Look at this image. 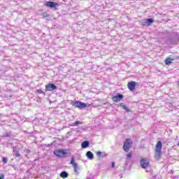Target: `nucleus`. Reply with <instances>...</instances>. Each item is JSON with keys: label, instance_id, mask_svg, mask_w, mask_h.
<instances>
[{"label": "nucleus", "instance_id": "1", "mask_svg": "<svg viewBox=\"0 0 179 179\" xmlns=\"http://www.w3.org/2000/svg\"><path fill=\"white\" fill-rule=\"evenodd\" d=\"M163 144L160 141H159L155 146V159L156 160H160L162 159V153H163Z\"/></svg>", "mask_w": 179, "mask_h": 179}, {"label": "nucleus", "instance_id": "2", "mask_svg": "<svg viewBox=\"0 0 179 179\" xmlns=\"http://www.w3.org/2000/svg\"><path fill=\"white\" fill-rule=\"evenodd\" d=\"M71 106H73V107H76V108H78L79 110H82L87 107V105H86V103L81 102L80 101H72Z\"/></svg>", "mask_w": 179, "mask_h": 179}, {"label": "nucleus", "instance_id": "3", "mask_svg": "<svg viewBox=\"0 0 179 179\" xmlns=\"http://www.w3.org/2000/svg\"><path fill=\"white\" fill-rule=\"evenodd\" d=\"M53 153L55 156L60 158L66 157V155H67L66 151H65V150H62V149L55 150L53 152Z\"/></svg>", "mask_w": 179, "mask_h": 179}, {"label": "nucleus", "instance_id": "4", "mask_svg": "<svg viewBox=\"0 0 179 179\" xmlns=\"http://www.w3.org/2000/svg\"><path fill=\"white\" fill-rule=\"evenodd\" d=\"M132 146V140L131 138H127L126 141L124 143L123 149L124 152H129Z\"/></svg>", "mask_w": 179, "mask_h": 179}, {"label": "nucleus", "instance_id": "5", "mask_svg": "<svg viewBox=\"0 0 179 179\" xmlns=\"http://www.w3.org/2000/svg\"><path fill=\"white\" fill-rule=\"evenodd\" d=\"M140 164L143 169H148L150 166L149 159L147 158H141L140 160Z\"/></svg>", "mask_w": 179, "mask_h": 179}, {"label": "nucleus", "instance_id": "6", "mask_svg": "<svg viewBox=\"0 0 179 179\" xmlns=\"http://www.w3.org/2000/svg\"><path fill=\"white\" fill-rule=\"evenodd\" d=\"M45 6H48V8H53L55 10H57V6H59V4L54 1H47L46 3H45Z\"/></svg>", "mask_w": 179, "mask_h": 179}, {"label": "nucleus", "instance_id": "7", "mask_svg": "<svg viewBox=\"0 0 179 179\" xmlns=\"http://www.w3.org/2000/svg\"><path fill=\"white\" fill-rule=\"evenodd\" d=\"M57 86L54 83H49L45 85V92H52V90H56Z\"/></svg>", "mask_w": 179, "mask_h": 179}, {"label": "nucleus", "instance_id": "8", "mask_svg": "<svg viewBox=\"0 0 179 179\" xmlns=\"http://www.w3.org/2000/svg\"><path fill=\"white\" fill-rule=\"evenodd\" d=\"M122 99H124V95L121 94H117L116 96L112 97V100L114 103H118V101H120Z\"/></svg>", "mask_w": 179, "mask_h": 179}, {"label": "nucleus", "instance_id": "9", "mask_svg": "<svg viewBox=\"0 0 179 179\" xmlns=\"http://www.w3.org/2000/svg\"><path fill=\"white\" fill-rule=\"evenodd\" d=\"M127 87L131 92H134L135 87H136V83L135 81L129 82L127 83Z\"/></svg>", "mask_w": 179, "mask_h": 179}, {"label": "nucleus", "instance_id": "10", "mask_svg": "<svg viewBox=\"0 0 179 179\" xmlns=\"http://www.w3.org/2000/svg\"><path fill=\"white\" fill-rule=\"evenodd\" d=\"M70 164H71L73 167L75 173H78V164L75 163V157H72L70 161Z\"/></svg>", "mask_w": 179, "mask_h": 179}, {"label": "nucleus", "instance_id": "11", "mask_svg": "<svg viewBox=\"0 0 179 179\" xmlns=\"http://www.w3.org/2000/svg\"><path fill=\"white\" fill-rule=\"evenodd\" d=\"M145 21L143 22V26H152V24L155 22L152 18L145 19Z\"/></svg>", "mask_w": 179, "mask_h": 179}, {"label": "nucleus", "instance_id": "12", "mask_svg": "<svg viewBox=\"0 0 179 179\" xmlns=\"http://www.w3.org/2000/svg\"><path fill=\"white\" fill-rule=\"evenodd\" d=\"M86 156L90 160H93V159H94V155H93V152H90V151L87 152Z\"/></svg>", "mask_w": 179, "mask_h": 179}, {"label": "nucleus", "instance_id": "13", "mask_svg": "<svg viewBox=\"0 0 179 179\" xmlns=\"http://www.w3.org/2000/svg\"><path fill=\"white\" fill-rule=\"evenodd\" d=\"M171 61H174V59H171L170 57H167L165 59L164 62H165L166 65H171Z\"/></svg>", "mask_w": 179, "mask_h": 179}, {"label": "nucleus", "instance_id": "14", "mask_svg": "<svg viewBox=\"0 0 179 179\" xmlns=\"http://www.w3.org/2000/svg\"><path fill=\"white\" fill-rule=\"evenodd\" d=\"M68 176H69V174H68V173H66V171H62L60 173L61 178H68Z\"/></svg>", "mask_w": 179, "mask_h": 179}, {"label": "nucleus", "instance_id": "15", "mask_svg": "<svg viewBox=\"0 0 179 179\" xmlns=\"http://www.w3.org/2000/svg\"><path fill=\"white\" fill-rule=\"evenodd\" d=\"M89 144H90L89 141H85L82 143L81 146H82L83 149H86V148H87V146H89Z\"/></svg>", "mask_w": 179, "mask_h": 179}, {"label": "nucleus", "instance_id": "16", "mask_svg": "<svg viewBox=\"0 0 179 179\" xmlns=\"http://www.w3.org/2000/svg\"><path fill=\"white\" fill-rule=\"evenodd\" d=\"M83 122L80 121H76L73 124V127H78V125H82Z\"/></svg>", "mask_w": 179, "mask_h": 179}, {"label": "nucleus", "instance_id": "17", "mask_svg": "<svg viewBox=\"0 0 179 179\" xmlns=\"http://www.w3.org/2000/svg\"><path fill=\"white\" fill-rule=\"evenodd\" d=\"M122 107V108H123L124 110H125L127 111L128 113H129V111H131V109L128 108V107H127V106H125V105H123Z\"/></svg>", "mask_w": 179, "mask_h": 179}, {"label": "nucleus", "instance_id": "18", "mask_svg": "<svg viewBox=\"0 0 179 179\" xmlns=\"http://www.w3.org/2000/svg\"><path fill=\"white\" fill-rule=\"evenodd\" d=\"M13 152H15L16 157H20V154L19 153V150H13Z\"/></svg>", "mask_w": 179, "mask_h": 179}, {"label": "nucleus", "instance_id": "19", "mask_svg": "<svg viewBox=\"0 0 179 179\" xmlns=\"http://www.w3.org/2000/svg\"><path fill=\"white\" fill-rule=\"evenodd\" d=\"M96 156H98V157H103V152L99 151L96 152Z\"/></svg>", "mask_w": 179, "mask_h": 179}, {"label": "nucleus", "instance_id": "20", "mask_svg": "<svg viewBox=\"0 0 179 179\" xmlns=\"http://www.w3.org/2000/svg\"><path fill=\"white\" fill-rule=\"evenodd\" d=\"M2 162L4 164H6V163H8V158L6 157H3L2 158Z\"/></svg>", "mask_w": 179, "mask_h": 179}, {"label": "nucleus", "instance_id": "21", "mask_svg": "<svg viewBox=\"0 0 179 179\" xmlns=\"http://www.w3.org/2000/svg\"><path fill=\"white\" fill-rule=\"evenodd\" d=\"M37 92L39 94H44V92L43 91V90L41 89H39L37 90Z\"/></svg>", "mask_w": 179, "mask_h": 179}, {"label": "nucleus", "instance_id": "22", "mask_svg": "<svg viewBox=\"0 0 179 179\" xmlns=\"http://www.w3.org/2000/svg\"><path fill=\"white\" fill-rule=\"evenodd\" d=\"M132 157V153L129 152L127 156V159H131Z\"/></svg>", "mask_w": 179, "mask_h": 179}, {"label": "nucleus", "instance_id": "23", "mask_svg": "<svg viewBox=\"0 0 179 179\" xmlns=\"http://www.w3.org/2000/svg\"><path fill=\"white\" fill-rule=\"evenodd\" d=\"M114 167H115V162H112V168L114 169Z\"/></svg>", "mask_w": 179, "mask_h": 179}, {"label": "nucleus", "instance_id": "24", "mask_svg": "<svg viewBox=\"0 0 179 179\" xmlns=\"http://www.w3.org/2000/svg\"><path fill=\"white\" fill-rule=\"evenodd\" d=\"M5 176L3 174H1V179H3Z\"/></svg>", "mask_w": 179, "mask_h": 179}, {"label": "nucleus", "instance_id": "25", "mask_svg": "<svg viewBox=\"0 0 179 179\" xmlns=\"http://www.w3.org/2000/svg\"><path fill=\"white\" fill-rule=\"evenodd\" d=\"M47 16H48V15H45V17H47Z\"/></svg>", "mask_w": 179, "mask_h": 179}, {"label": "nucleus", "instance_id": "26", "mask_svg": "<svg viewBox=\"0 0 179 179\" xmlns=\"http://www.w3.org/2000/svg\"><path fill=\"white\" fill-rule=\"evenodd\" d=\"M178 86H179V81H178Z\"/></svg>", "mask_w": 179, "mask_h": 179}, {"label": "nucleus", "instance_id": "27", "mask_svg": "<svg viewBox=\"0 0 179 179\" xmlns=\"http://www.w3.org/2000/svg\"><path fill=\"white\" fill-rule=\"evenodd\" d=\"M0 179H1V175H0Z\"/></svg>", "mask_w": 179, "mask_h": 179}, {"label": "nucleus", "instance_id": "28", "mask_svg": "<svg viewBox=\"0 0 179 179\" xmlns=\"http://www.w3.org/2000/svg\"><path fill=\"white\" fill-rule=\"evenodd\" d=\"M178 146H179V143H178Z\"/></svg>", "mask_w": 179, "mask_h": 179}]
</instances>
